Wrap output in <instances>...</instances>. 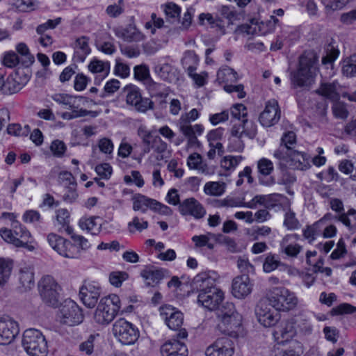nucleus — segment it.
Wrapping results in <instances>:
<instances>
[{"label": "nucleus", "instance_id": "nucleus-9", "mask_svg": "<svg viewBox=\"0 0 356 356\" xmlns=\"http://www.w3.org/2000/svg\"><path fill=\"white\" fill-rule=\"evenodd\" d=\"M255 315L259 323L266 327L274 326L280 319L279 312L264 300L257 303Z\"/></svg>", "mask_w": 356, "mask_h": 356}, {"label": "nucleus", "instance_id": "nucleus-36", "mask_svg": "<svg viewBox=\"0 0 356 356\" xmlns=\"http://www.w3.org/2000/svg\"><path fill=\"white\" fill-rule=\"evenodd\" d=\"M338 220L341 222L349 230L356 233V210L352 209L346 213L340 214ZM352 242L356 243V238H354Z\"/></svg>", "mask_w": 356, "mask_h": 356}, {"label": "nucleus", "instance_id": "nucleus-14", "mask_svg": "<svg viewBox=\"0 0 356 356\" xmlns=\"http://www.w3.org/2000/svg\"><path fill=\"white\" fill-rule=\"evenodd\" d=\"M180 132L187 139L186 148H197L201 145L197 137L204 132V127L202 124H196L192 125L188 123L179 122Z\"/></svg>", "mask_w": 356, "mask_h": 356}, {"label": "nucleus", "instance_id": "nucleus-56", "mask_svg": "<svg viewBox=\"0 0 356 356\" xmlns=\"http://www.w3.org/2000/svg\"><path fill=\"white\" fill-rule=\"evenodd\" d=\"M282 265L281 261L275 255L269 254L265 259L263 269L265 273H270Z\"/></svg>", "mask_w": 356, "mask_h": 356}, {"label": "nucleus", "instance_id": "nucleus-44", "mask_svg": "<svg viewBox=\"0 0 356 356\" xmlns=\"http://www.w3.org/2000/svg\"><path fill=\"white\" fill-rule=\"evenodd\" d=\"M214 236L215 235L212 233L195 235L192 237V241L194 243L195 248L207 247L208 249L212 250L214 248V245L210 241Z\"/></svg>", "mask_w": 356, "mask_h": 356}, {"label": "nucleus", "instance_id": "nucleus-20", "mask_svg": "<svg viewBox=\"0 0 356 356\" xmlns=\"http://www.w3.org/2000/svg\"><path fill=\"white\" fill-rule=\"evenodd\" d=\"M238 79L237 72L228 66H223L217 72L216 81L222 85L223 89H243L244 86L242 84L234 85Z\"/></svg>", "mask_w": 356, "mask_h": 356}, {"label": "nucleus", "instance_id": "nucleus-64", "mask_svg": "<svg viewBox=\"0 0 356 356\" xmlns=\"http://www.w3.org/2000/svg\"><path fill=\"white\" fill-rule=\"evenodd\" d=\"M231 115L233 118L237 120V121L246 119V108L242 104H236L231 108Z\"/></svg>", "mask_w": 356, "mask_h": 356}, {"label": "nucleus", "instance_id": "nucleus-4", "mask_svg": "<svg viewBox=\"0 0 356 356\" xmlns=\"http://www.w3.org/2000/svg\"><path fill=\"white\" fill-rule=\"evenodd\" d=\"M22 346L29 356H47L48 353L44 337L35 329H29L24 332Z\"/></svg>", "mask_w": 356, "mask_h": 356}, {"label": "nucleus", "instance_id": "nucleus-22", "mask_svg": "<svg viewBox=\"0 0 356 356\" xmlns=\"http://www.w3.org/2000/svg\"><path fill=\"white\" fill-rule=\"evenodd\" d=\"M180 213L185 215H190L196 219L202 218L206 211L202 205L194 197L184 200L179 205Z\"/></svg>", "mask_w": 356, "mask_h": 356}, {"label": "nucleus", "instance_id": "nucleus-10", "mask_svg": "<svg viewBox=\"0 0 356 356\" xmlns=\"http://www.w3.org/2000/svg\"><path fill=\"white\" fill-rule=\"evenodd\" d=\"M58 318L61 323L73 326L81 323L83 320L81 309L72 300L65 301L60 309Z\"/></svg>", "mask_w": 356, "mask_h": 356}, {"label": "nucleus", "instance_id": "nucleus-23", "mask_svg": "<svg viewBox=\"0 0 356 356\" xmlns=\"http://www.w3.org/2000/svg\"><path fill=\"white\" fill-rule=\"evenodd\" d=\"M318 93L326 99L335 102L332 106V112L337 118L346 119L348 116V111L345 104L341 102H337L339 95L337 90H317Z\"/></svg>", "mask_w": 356, "mask_h": 356}, {"label": "nucleus", "instance_id": "nucleus-2", "mask_svg": "<svg viewBox=\"0 0 356 356\" xmlns=\"http://www.w3.org/2000/svg\"><path fill=\"white\" fill-rule=\"evenodd\" d=\"M266 297L270 305L278 312H289L294 309L298 304L296 293L284 286L268 288Z\"/></svg>", "mask_w": 356, "mask_h": 356}, {"label": "nucleus", "instance_id": "nucleus-46", "mask_svg": "<svg viewBox=\"0 0 356 356\" xmlns=\"http://www.w3.org/2000/svg\"><path fill=\"white\" fill-rule=\"evenodd\" d=\"M56 220L58 223L61 226V228L71 234L73 229L69 225L70 224V213L65 209H60L56 211Z\"/></svg>", "mask_w": 356, "mask_h": 356}, {"label": "nucleus", "instance_id": "nucleus-60", "mask_svg": "<svg viewBox=\"0 0 356 356\" xmlns=\"http://www.w3.org/2000/svg\"><path fill=\"white\" fill-rule=\"evenodd\" d=\"M165 16L168 18L176 19L181 13V8L172 2H169L162 6Z\"/></svg>", "mask_w": 356, "mask_h": 356}, {"label": "nucleus", "instance_id": "nucleus-62", "mask_svg": "<svg viewBox=\"0 0 356 356\" xmlns=\"http://www.w3.org/2000/svg\"><path fill=\"white\" fill-rule=\"evenodd\" d=\"M99 151L106 155L112 154L114 149V145L111 139L108 138H102L97 143Z\"/></svg>", "mask_w": 356, "mask_h": 356}, {"label": "nucleus", "instance_id": "nucleus-54", "mask_svg": "<svg viewBox=\"0 0 356 356\" xmlns=\"http://www.w3.org/2000/svg\"><path fill=\"white\" fill-rule=\"evenodd\" d=\"M284 226L289 230L296 229L300 227V222L296 217V213L288 209L284 214Z\"/></svg>", "mask_w": 356, "mask_h": 356}, {"label": "nucleus", "instance_id": "nucleus-53", "mask_svg": "<svg viewBox=\"0 0 356 356\" xmlns=\"http://www.w3.org/2000/svg\"><path fill=\"white\" fill-rule=\"evenodd\" d=\"M124 12V0H118L117 3L111 4L106 8V13L112 18H116Z\"/></svg>", "mask_w": 356, "mask_h": 356}, {"label": "nucleus", "instance_id": "nucleus-59", "mask_svg": "<svg viewBox=\"0 0 356 356\" xmlns=\"http://www.w3.org/2000/svg\"><path fill=\"white\" fill-rule=\"evenodd\" d=\"M128 277V274L124 271H113L110 273L109 282L113 286L120 287Z\"/></svg>", "mask_w": 356, "mask_h": 356}, {"label": "nucleus", "instance_id": "nucleus-6", "mask_svg": "<svg viewBox=\"0 0 356 356\" xmlns=\"http://www.w3.org/2000/svg\"><path fill=\"white\" fill-rule=\"evenodd\" d=\"M160 315L170 329L179 330L178 339H184L188 337L185 329H179L184 322V316L181 312L170 305H165L160 308Z\"/></svg>", "mask_w": 356, "mask_h": 356}, {"label": "nucleus", "instance_id": "nucleus-42", "mask_svg": "<svg viewBox=\"0 0 356 356\" xmlns=\"http://www.w3.org/2000/svg\"><path fill=\"white\" fill-rule=\"evenodd\" d=\"M19 281L25 289H30L34 286V273L30 266H24L20 269Z\"/></svg>", "mask_w": 356, "mask_h": 356}, {"label": "nucleus", "instance_id": "nucleus-33", "mask_svg": "<svg viewBox=\"0 0 356 356\" xmlns=\"http://www.w3.org/2000/svg\"><path fill=\"white\" fill-rule=\"evenodd\" d=\"M134 72L135 79L143 81L147 87L156 88L160 86L150 78L149 68L146 65H136L134 68Z\"/></svg>", "mask_w": 356, "mask_h": 356}, {"label": "nucleus", "instance_id": "nucleus-24", "mask_svg": "<svg viewBox=\"0 0 356 356\" xmlns=\"http://www.w3.org/2000/svg\"><path fill=\"white\" fill-rule=\"evenodd\" d=\"M293 323L292 317L282 323L275 330L273 336L278 343L288 342L296 336L295 325Z\"/></svg>", "mask_w": 356, "mask_h": 356}, {"label": "nucleus", "instance_id": "nucleus-51", "mask_svg": "<svg viewBox=\"0 0 356 356\" xmlns=\"http://www.w3.org/2000/svg\"><path fill=\"white\" fill-rule=\"evenodd\" d=\"M243 160L242 156H226L220 161V166L226 170H233Z\"/></svg>", "mask_w": 356, "mask_h": 356}, {"label": "nucleus", "instance_id": "nucleus-35", "mask_svg": "<svg viewBox=\"0 0 356 356\" xmlns=\"http://www.w3.org/2000/svg\"><path fill=\"white\" fill-rule=\"evenodd\" d=\"M13 229L15 236L18 237V240L21 241L24 243L21 247L27 248L29 250H33L34 249L33 245L29 244L31 234L24 227L18 222H15L13 227Z\"/></svg>", "mask_w": 356, "mask_h": 356}, {"label": "nucleus", "instance_id": "nucleus-8", "mask_svg": "<svg viewBox=\"0 0 356 356\" xmlns=\"http://www.w3.org/2000/svg\"><path fill=\"white\" fill-rule=\"evenodd\" d=\"M39 290L42 300L47 305L58 306L60 287L51 276L46 275L42 278L39 282Z\"/></svg>", "mask_w": 356, "mask_h": 356}, {"label": "nucleus", "instance_id": "nucleus-48", "mask_svg": "<svg viewBox=\"0 0 356 356\" xmlns=\"http://www.w3.org/2000/svg\"><path fill=\"white\" fill-rule=\"evenodd\" d=\"M54 101L70 107H76L78 106L77 101L80 99L79 97L68 95L65 93H56L52 95Z\"/></svg>", "mask_w": 356, "mask_h": 356}, {"label": "nucleus", "instance_id": "nucleus-38", "mask_svg": "<svg viewBox=\"0 0 356 356\" xmlns=\"http://www.w3.org/2000/svg\"><path fill=\"white\" fill-rule=\"evenodd\" d=\"M198 62V56L193 51H186L181 59L182 66L186 69L188 74H191L193 71H195Z\"/></svg>", "mask_w": 356, "mask_h": 356}, {"label": "nucleus", "instance_id": "nucleus-17", "mask_svg": "<svg viewBox=\"0 0 356 356\" xmlns=\"http://www.w3.org/2000/svg\"><path fill=\"white\" fill-rule=\"evenodd\" d=\"M300 236L297 234H286L280 241V252L290 258H297L303 250L298 243Z\"/></svg>", "mask_w": 356, "mask_h": 356}, {"label": "nucleus", "instance_id": "nucleus-25", "mask_svg": "<svg viewBox=\"0 0 356 356\" xmlns=\"http://www.w3.org/2000/svg\"><path fill=\"white\" fill-rule=\"evenodd\" d=\"M242 324V316L240 314H236L234 316L222 317L218 326L222 332L235 337L241 329Z\"/></svg>", "mask_w": 356, "mask_h": 356}, {"label": "nucleus", "instance_id": "nucleus-45", "mask_svg": "<svg viewBox=\"0 0 356 356\" xmlns=\"http://www.w3.org/2000/svg\"><path fill=\"white\" fill-rule=\"evenodd\" d=\"M324 54L322 57V64L332 66L338 57L339 51L332 44H328L324 47Z\"/></svg>", "mask_w": 356, "mask_h": 356}, {"label": "nucleus", "instance_id": "nucleus-63", "mask_svg": "<svg viewBox=\"0 0 356 356\" xmlns=\"http://www.w3.org/2000/svg\"><path fill=\"white\" fill-rule=\"evenodd\" d=\"M267 199L268 197L264 195H257L254 196L250 201L245 202V207L249 209H256L259 205H263L266 208H269V206L267 204Z\"/></svg>", "mask_w": 356, "mask_h": 356}, {"label": "nucleus", "instance_id": "nucleus-37", "mask_svg": "<svg viewBox=\"0 0 356 356\" xmlns=\"http://www.w3.org/2000/svg\"><path fill=\"white\" fill-rule=\"evenodd\" d=\"M140 275L145 280L149 285H154L159 282L163 277V272L159 269H152L149 267H146L143 269Z\"/></svg>", "mask_w": 356, "mask_h": 356}, {"label": "nucleus", "instance_id": "nucleus-31", "mask_svg": "<svg viewBox=\"0 0 356 356\" xmlns=\"http://www.w3.org/2000/svg\"><path fill=\"white\" fill-rule=\"evenodd\" d=\"M296 336H309L312 333L313 326L310 321L303 315L300 314L293 317Z\"/></svg>", "mask_w": 356, "mask_h": 356}, {"label": "nucleus", "instance_id": "nucleus-7", "mask_svg": "<svg viewBox=\"0 0 356 356\" xmlns=\"http://www.w3.org/2000/svg\"><path fill=\"white\" fill-rule=\"evenodd\" d=\"M114 336L124 345L134 344L139 337L138 330L124 318L117 320L113 325Z\"/></svg>", "mask_w": 356, "mask_h": 356}, {"label": "nucleus", "instance_id": "nucleus-15", "mask_svg": "<svg viewBox=\"0 0 356 356\" xmlns=\"http://www.w3.org/2000/svg\"><path fill=\"white\" fill-rule=\"evenodd\" d=\"M234 353L233 342L227 337L218 339L205 350L206 356H232Z\"/></svg>", "mask_w": 356, "mask_h": 356}, {"label": "nucleus", "instance_id": "nucleus-57", "mask_svg": "<svg viewBox=\"0 0 356 356\" xmlns=\"http://www.w3.org/2000/svg\"><path fill=\"white\" fill-rule=\"evenodd\" d=\"M155 71L158 75L163 80L169 82L172 81L173 74H171L172 66L168 63H165L161 65H157L155 67Z\"/></svg>", "mask_w": 356, "mask_h": 356}, {"label": "nucleus", "instance_id": "nucleus-47", "mask_svg": "<svg viewBox=\"0 0 356 356\" xmlns=\"http://www.w3.org/2000/svg\"><path fill=\"white\" fill-rule=\"evenodd\" d=\"M110 65L108 62H104L97 58H93L88 65V70L92 73H103L107 75Z\"/></svg>", "mask_w": 356, "mask_h": 356}, {"label": "nucleus", "instance_id": "nucleus-21", "mask_svg": "<svg viewBox=\"0 0 356 356\" xmlns=\"http://www.w3.org/2000/svg\"><path fill=\"white\" fill-rule=\"evenodd\" d=\"M253 284L246 275L236 277L232 281V292L234 297L241 299L250 295Z\"/></svg>", "mask_w": 356, "mask_h": 356}, {"label": "nucleus", "instance_id": "nucleus-39", "mask_svg": "<svg viewBox=\"0 0 356 356\" xmlns=\"http://www.w3.org/2000/svg\"><path fill=\"white\" fill-rule=\"evenodd\" d=\"M116 35L127 42L140 41L143 35L135 27L129 26L116 32Z\"/></svg>", "mask_w": 356, "mask_h": 356}, {"label": "nucleus", "instance_id": "nucleus-5", "mask_svg": "<svg viewBox=\"0 0 356 356\" xmlns=\"http://www.w3.org/2000/svg\"><path fill=\"white\" fill-rule=\"evenodd\" d=\"M257 134V126L247 119L235 122L231 129L230 149L232 151L241 152L244 149V144L241 138L243 136H248L253 138Z\"/></svg>", "mask_w": 356, "mask_h": 356}, {"label": "nucleus", "instance_id": "nucleus-26", "mask_svg": "<svg viewBox=\"0 0 356 356\" xmlns=\"http://www.w3.org/2000/svg\"><path fill=\"white\" fill-rule=\"evenodd\" d=\"M161 353L162 356H188V349L184 343L171 339L161 346Z\"/></svg>", "mask_w": 356, "mask_h": 356}, {"label": "nucleus", "instance_id": "nucleus-49", "mask_svg": "<svg viewBox=\"0 0 356 356\" xmlns=\"http://www.w3.org/2000/svg\"><path fill=\"white\" fill-rule=\"evenodd\" d=\"M342 72L346 76H356V54H353L343 60Z\"/></svg>", "mask_w": 356, "mask_h": 356}, {"label": "nucleus", "instance_id": "nucleus-29", "mask_svg": "<svg viewBox=\"0 0 356 356\" xmlns=\"http://www.w3.org/2000/svg\"><path fill=\"white\" fill-rule=\"evenodd\" d=\"M187 165L190 169L197 170L200 173L209 175L213 173V170L202 161V156L198 153L190 154L187 159Z\"/></svg>", "mask_w": 356, "mask_h": 356}, {"label": "nucleus", "instance_id": "nucleus-18", "mask_svg": "<svg viewBox=\"0 0 356 356\" xmlns=\"http://www.w3.org/2000/svg\"><path fill=\"white\" fill-rule=\"evenodd\" d=\"M100 287L92 282H86L79 291L80 299L83 304L88 308H93L100 296Z\"/></svg>", "mask_w": 356, "mask_h": 356}, {"label": "nucleus", "instance_id": "nucleus-58", "mask_svg": "<svg viewBox=\"0 0 356 356\" xmlns=\"http://www.w3.org/2000/svg\"><path fill=\"white\" fill-rule=\"evenodd\" d=\"M99 335L97 334V337ZM96 339L95 335H90L89 337L85 341L81 343L79 346L80 352L86 355H91L94 350L95 340Z\"/></svg>", "mask_w": 356, "mask_h": 356}, {"label": "nucleus", "instance_id": "nucleus-34", "mask_svg": "<svg viewBox=\"0 0 356 356\" xmlns=\"http://www.w3.org/2000/svg\"><path fill=\"white\" fill-rule=\"evenodd\" d=\"M159 204L156 200L149 199L144 195H138L134 200L133 209L145 213L148 208L157 209Z\"/></svg>", "mask_w": 356, "mask_h": 356}, {"label": "nucleus", "instance_id": "nucleus-50", "mask_svg": "<svg viewBox=\"0 0 356 356\" xmlns=\"http://www.w3.org/2000/svg\"><path fill=\"white\" fill-rule=\"evenodd\" d=\"M283 167L281 168L280 174L276 181V183L280 185H284L286 187L291 186L296 181V177L295 175Z\"/></svg>", "mask_w": 356, "mask_h": 356}, {"label": "nucleus", "instance_id": "nucleus-3", "mask_svg": "<svg viewBox=\"0 0 356 356\" xmlns=\"http://www.w3.org/2000/svg\"><path fill=\"white\" fill-rule=\"evenodd\" d=\"M120 307V300L116 294L104 297L95 312L94 320L100 325H107L115 318Z\"/></svg>", "mask_w": 356, "mask_h": 356}, {"label": "nucleus", "instance_id": "nucleus-12", "mask_svg": "<svg viewBox=\"0 0 356 356\" xmlns=\"http://www.w3.org/2000/svg\"><path fill=\"white\" fill-rule=\"evenodd\" d=\"M281 116V111L278 102L276 99H272L266 103L264 110L259 115V122L262 126L270 127L277 124Z\"/></svg>", "mask_w": 356, "mask_h": 356}, {"label": "nucleus", "instance_id": "nucleus-27", "mask_svg": "<svg viewBox=\"0 0 356 356\" xmlns=\"http://www.w3.org/2000/svg\"><path fill=\"white\" fill-rule=\"evenodd\" d=\"M289 165L293 170H306L311 167V156L304 152L293 150Z\"/></svg>", "mask_w": 356, "mask_h": 356}, {"label": "nucleus", "instance_id": "nucleus-32", "mask_svg": "<svg viewBox=\"0 0 356 356\" xmlns=\"http://www.w3.org/2000/svg\"><path fill=\"white\" fill-rule=\"evenodd\" d=\"M97 216H83L79 221V226L92 235H97L101 230L102 225L97 222Z\"/></svg>", "mask_w": 356, "mask_h": 356}, {"label": "nucleus", "instance_id": "nucleus-40", "mask_svg": "<svg viewBox=\"0 0 356 356\" xmlns=\"http://www.w3.org/2000/svg\"><path fill=\"white\" fill-rule=\"evenodd\" d=\"M226 184L222 181H209L204 186V193L211 196L219 197L225 192Z\"/></svg>", "mask_w": 356, "mask_h": 356}, {"label": "nucleus", "instance_id": "nucleus-41", "mask_svg": "<svg viewBox=\"0 0 356 356\" xmlns=\"http://www.w3.org/2000/svg\"><path fill=\"white\" fill-rule=\"evenodd\" d=\"M292 152L293 149H290L281 144L279 147L274 151L273 157L278 161V165L280 168L286 167V164L289 165Z\"/></svg>", "mask_w": 356, "mask_h": 356}, {"label": "nucleus", "instance_id": "nucleus-55", "mask_svg": "<svg viewBox=\"0 0 356 356\" xmlns=\"http://www.w3.org/2000/svg\"><path fill=\"white\" fill-rule=\"evenodd\" d=\"M0 235L5 241L17 248H20L24 244L21 241L18 240V237L15 236L13 229L2 228L0 229Z\"/></svg>", "mask_w": 356, "mask_h": 356}, {"label": "nucleus", "instance_id": "nucleus-19", "mask_svg": "<svg viewBox=\"0 0 356 356\" xmlns=\"http://www.w3.org/2000/svg\"><path fill=\"white\" fill-rule=\"evenodd\" d=\"M19 333L16 321L9 317L0 318V344L10 343Z\"/></svg>", "mask_w": 356, "mask_h": 356}, {"label": "nucleus", "instance_id": "nucleus-11", "mask_svg": "<svg viewBox=\"0 0 356 356\" xmlns=\"http://www.w3.org/2000/svg\"><path fill=\"white\" fill-rule=\"evenodd\" d=\"M224 299V293L220 289L199 292L197 303L208 310H215Z\"/></svg>", "mask_w": 356, "mask_h": 356}, {"label": "nucleus", "instance_id": "nucleus-30", "mask_svg": "<svg viewBox=\"0 0 356 356\" xmlns=\"http://www.w3.org/2000/svg\"><path fill=\"white\" fill-rule=\"evenodd\" d=\"M88 40L86 37H81L76 40L73 56V59L76 62H83L86 56L90 53Z\"/></svg>", "mask_w": 356, "mask_h": 356}, {"label": "nucleus", "instance_id": "nucleus-28", "mask_svg": "<svg viewBox=\"0 0 356 356\" xmlns=\"http://www.w3.org/2000/svg\"><path fill=\"white\" fill-rule=\"evenodd\" d=\"M127 102L129 104L135 106L136 108L140 112H145L152 108V102L149 99H143L138 90H130L127 96Z\"/></svg>", "mask_w": 356, "mask_h": 356}, {"label": "nucleus", "instance_id": "nucleus-1", "mask_svg": "<svg viewBox=\"0 0 356 356\" xmlns=\"http://www.w3.org/2000/svg\"><path fill=\"white\" fill-rule=\"evenodd\" d=\"M318 56L313 51L304 52L299 58V67L293 81L299 87H310L318 70Z\"/></svg>", "mask_w": 356, "mask_h": 356}, {"label": "nucleus", "instance_id": "nucleus-43", "mask_svg": "<svg viewBox=\"0 0 356 356\" xmlns=\"http://www.w3.org/2000/svg\"><path fill=\"white\" fill-rule=\"evenodd\" d=\"M16 50L22 57L21 60L22 65L29 67L34 63L35 58L30 53L29 49L25 43L21 42L18 44L16 47Z\"/></svg>", "mask_w": 356, "mask_h": 356}, {"label": "nucleus", "instance_id": "nucleus-13", "mask_svg": "<svg viewBox=\"0 0 356 356\" xmlns=\"http://www.w3.org/2000/svg\"><path fill=\"white\" fill-rule=\"evenodd\" d=\"M47 241L49 245L60 255L67 258L75 257L74 245L68 240L54 233L47 236Z\"/></svg>", "mask_w": 356, "mask_h": 356}, {"label": "nucleus", "instance_id": "nucleus-52", "mask_svg": "<svg viewBox=\"0 0 356 356\" xmlns=\"http://www.w3.org/2000/svg\"><path fill=\"white\" fill-rule=\"evenodd\" d=\"M257 169L262 176H268L274 170V165L270 159L261 158L257 161Z\"/></svg>", "mask_w": 356, "mask_h": 356}, {"label": "nucleus", "instance_id": "nucleus-61", "mask_svg": "<svg viewBox=\"0 0 356 356\" xmlns=\"http://www.w3.org/2000/svg\"><path fill=\"white\" fill-rule=\"evenodd\" d=\"M147 227L148 222L138 217H134L133 220L128 223L129 230L131 233H134L135 231L142 232Z\"/></svg>", "mask_w": 356, "mask_h": 356}, {"label": "nucleus", "instance_id": "nucleus-16", "mask_svg": "<svg viewBox=\"0 0 356 356\" xmlns=\"http://www.w3.org/2000/svg\"><path fill=\"white\" fill-rule=\"evenodd\" d=\"M217 279L218 274L215 271L201 272L193 278V289H196L197 293L216 289Z\"/></svg>", "mask_w": 356, "mask_h": 356}]
</instances>
